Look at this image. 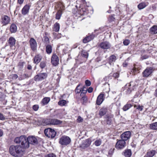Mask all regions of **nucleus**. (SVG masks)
<instances>
[{
	"label": "nucleus",
	"mask_w": 157,
	"mask_h": 157,
	"mask_svg": "<svg viewBox=\"0 0 157 157\" xmlns=\"http://www.w3.org/2000/svg\"><path fill=\"white\" fill-rule=\"evenodd\" d=\"M9 151L14 157H21L24 153L25 150L21 145H12L9 148Z\"/></svg>",
	"instance_id": "f257e3e1"
},
{
	"label": "nucleus",
	"mask_w": 157,
	"mask_h": 157,
	"mask_svg": "<svg viewBox=\"0 0 157 157\" xmlns=\"http://www.w3.org/2000/svg\"><path fill=\"white\" fill-rule=\"evenodd\" d=\"M14 142L17 144H21V147L24 149L28 148L29 147L28 138L25 135L16 137Z\"/></svg>",
	"instance_id": "f03ea898"
},
{
	"label": "nucleus",
	"mask_w": 157,
	"mask_h": 157,
	"mask_svg": "<svg viewBox=\"0 0 157 157\" xmlns=\"http://www.w3.org/2000/svg\"><path fill=\"white\" fill-rule=\"evenodd\" d=\"M44 133L45 136L49 138H53L56 135L55 131L50 128L45 129L44 130Z\"/></svg>",
	"instance_id": "7ed1b4c3"
},
{
	"label": "nucleus",
	"mask_w": 157,
	"mask_h": 157,
	"mask_svg": "<svg viewBox=\"0 0 157 157\" xmlns=\"http://www.w3.org/2000/svg\"><path fill=\"white\" fill-rule=\"evenodd\" d=\"M125 146V142L121 139L117 141L115 145V147L118 149H121L124 148Z\"/></svg>",
	"instance_id": "20e7f679"
},
{
	"label": "nucleus",
	"mask_w": 157,
	"mask_h": 157,
	"mask_svg": "<svg viewBox=\"0 0 157 157\" xmlns=\"http://www.w3.org/2000/svg\"><path fill=\"white\" fill-rule=\"evenodd\" d=\"M47 76V75L46 73H41L36 75L34 77V79L36 81H39L44 79Z\"/></svg>",
	"instance_id": "39448f33"
},
{
	"label": "nucleus",
	"mask_w": 157,
	"mask_h": 157,
	"mask_svg": "<svg viewBox=\"0 0 157 157\" xmlns=\"http://www.w3.org/2000/svg\"><path fill=\"white\" fill-rule=\"evenodd\" d=\"M30 47L33 51L36 50L37 44L36 40L33 38H31L29 41Z\"/></svg>",
	"instance_id": "423d86ee"
},
{
	"label": "nucleus",
	"mask_w": 157,
	"mask_h": 157,
	"mask_svg": "<svg viewBox=\"0 0 157 157\" xmlns=\"http://www.w3.org/2000/svg\"><path fill=\"white\" fill-rule=\"evenodd\" d=\"M153 70L152 67H147L145 69L142 73L143 76L144 77H148L153 72Z\"/></svg>",
	"instance_id": "0eeeda50"
},
{
	"label": "nucleus",
	"mask_w": 157,
	"mask_h": 157,
	"mask_svg": "<svg viewBox=\"0 0 157 157\" xmlns=\"http://www.w3.org/2000/svg\"><path fill=\"white\" fill-rule=\"evenodd\" d=\"M10 21V18L7 15H3L1 17V22L3 25H6L9 24Z\"/></svg>",
	"instance_id": "6e6552de"
},
{
	"label": "nucleus",
	"mask_w": 157,
	"mask_h": 157,
	"mask_svg": "<svg viewBox=\"0 0 157 157\" xmlns=\"http://www.w3.org/2000/svg\"><path fill=\"white\" fill-rule=\"evenodd\" d=\"M131 133L130 131L125 132L121 135V137L122 140L125 141L128 140L130 137Z\"/></svg>",
	"instance_id": "1a4fd4ad"
},
{
	"label": "nucleus",
	"mask_w": 157,
	"mask_h": 157,
	"mask_svg": "<svg viewBox=\"0 0 157 157\" xmlns=\"http://www.w3.org/2000/svg\"><path fill=\"white\" fill-rule=\"evenodd\" d=\"M59 143L62 145H67L69 144V137L65 136H62L59 140Z\"/></svg>",
	"instance_id": "9d476101"
},
{
	"label": "nucleus",
	"mask_w": 157,
	"mask_h": 157,
	"mask_svg": "<svg viewBox=\"0 0 157 157\" xmlns=\"http://www.w3.org/2000/svg\"><path fill=\"white\" fill-rule=\"evenodd\" d=\"M51 62L53 65H57L59 62V59L57 56L55 54H53L51 59Z\"/></svg>",
	"instance_id": "9b49d317"
},
{
	"label": "nucleus",
	"mask_w": 157,
	"mask_h": 157,
	"mask_svg": "<svg viewBox=\"0 0 157 157\" xmlns=\"http://www.w3.org/2000/svg\"><path fill=\"white\" fill-rule=\"evenodd\" d=\"M29 144L35 145L37 144L38 141L36 138L33 136H29L28 137Z\"/></svg>",
	"instance_id": "f8f14e48"
},
{
	"label": "nucleus",
	"mask_w": 157,
	"mask_h": 157,
	"mask_svg": "<svg viewBox=\"0 0 157 157\" xmlns=\"http://www.w3.org/2000/svg\"><path fill=\"white\" fill-rule=\"evenodd\" d=\"M100 46L102 49H107L110 47L111 44L109 42L105 41L101 43L100 44Z\"/></svg>",
	"instance_id": "ddd939ff"
},
{
	"label": "nucleus",
	"mask_w": 157,
	"mask_h": 157,
	"mask_svg": "<svg viewBox=\"0 0 157 157\" xmlns=\"http://www.w3.org/2000/svg\"><path fill=\"white\" fill-rule=\"evenodd\" d=\"M30 6L28 5L25 6L21 10V13L24 15L28 14L29 12Z\"/></svg>",
	"instance_id": "4468645a"
},
{
	"label": "nucleus",
	"mask_w": 157,
	"mask_h": 157,
	"mask_svg": "<svg viewBox=\"0 0 157 157\" xmlns=\"http://www.w3.org/2000/svg\"><path fill=\"white\" fill-rule=\"evenodd\" d=\"M104 94L101 93L98 97L97 98L96 104L98 105L101 104L104 100Z\"/></svg>",
	"instance_id": "2eb2a0df"
},
{
	"label": "nucleus",
	"mask_w": 157,
	"mask_h": 157,
	"mask_svg": "<svg viewBox=\"0 0 157 157\" xmlns=\"http://www.w3.org/2000/svg\"><path fill=\"white\" fill-rule=\"evenodd\" d=\"M132 82H130V83L127 84L126 85V87H128L126 90L127 94H130L135 88V86H133V85L132 86Z\"/></svg>",
	"instance_id": "dca6fc26"
},
{
	"label": "nucleus",
	"mask_w": 157,
	"mask_h": 157,
	"mask_svg": "<svg viewBox=\"0 0 157 157\" xmlns=\"http://www.w3.org/2000/svg\"><path fill=\"white\" fill-rule=\"evenodd\" d=\"M61 6L60 7V10H58L57 12L56 13V18L57 19H59L61 16L62 13V10H64V6L63 5H61Z\"/></svg>",
	"instance_id": "f3484780"
},
{
	"label": "nucleus",
	"mask_w": 157,
	"mask_h": 157,
	"mask_svg": "<svg viewBox=\"0 0 157 157\" xmlns=\"http://www.w3.org/2000/svg\"><path fill=\"white\" fill-rule=\"evenodd\" d=\"M16 40L13 37H10L8 40V44L10 48L14 46Z\"/></svg>",
	"instance_id": "a211bd4d"
},
{
	"label": "nucleus",
	"mask_w": 157,
	"mask_h": 157,
	"mask_svg": "<svg viewBox=\"0 0 157 157\" xmlns=\"http://www.w3.org/2000/svg\"><path fill=\"white\" fill-rule=\"evenodd\" d=\"M116 57L115 55H112L109 58L108 63L110 65H113V63L116 61Z\"/></svg>",
	"instance_id": "6ab92c4d"
},
{
	"label": "nucleus",
	"mask_w": 157,
	"mask_h": 157,
	"mask_svg": "<svg viewBox=\"0 0 157 157\" xmlns=\"http://www.w3.org/2000/svg\"><path fill=\"white\" fill-rule=\"evenodd\" d=\"M42 58V56L40 55H36L33 59V63L36 64H37L40 62Z\"/></svg>",
	"instance_id": "aec40b11"
},
{
	"label": "nucleus",
	"mask_w": 157,
	"mask_h": 157,
	"mask_svg": "<svg viewBox=\"0 0 157 157\" xmlns=\"http://www.w3.org/2000/svg\"><path fill=\"white\" fill-rule=\"evenodd\" d=\"M91 144V140L88 139H87L85 140L82 143V147L83 148L87 147L90 146Z\"/></svg>",
	"instance_id": "412c9836"
},
{
	"label": "nucleus",
	"mask_w": 157,
	"mask_h": 157,
	"mask_svg": "<svg viewBox=\"0 0 157 157\" xmlns=\"http://www.w3.org/2000/svg\"><path fill=\"white\" fill-rule=\"evenodd\" d=\"M94 35H91L85 37L83 40V42L85 43H87L94 39Z\"/></svg>",
	"instance_id": "4be33fe9"
},
{
	"label": "nucleus",
	"mask_w": 157,
	"mask_h": 157,
	"mask_svg": "<svg viewBox=\"0 0 157 157\" xmlns=\"http://www.w3.org/2000/svg\"><path fill=\"white\" fill-rule=\"evenodd\" d=\"M50 100V98L49 97H45L43 99L41 102L42 105H44L47 104Z\"/></svg>",
	"instance_id": "5701e85b"
},
{
	"label": "nucleus",
	"mask_w": 157,
	"mask_h": 157,
	"mask_svg": "<svg viewBox=\"0 0 157 157\" xmlns=\"http://www.w3.org/2000/svg\"><path fill=\"white\" fill-rule=\"evenodd\" d=\"M50 121L51 124L57 125L62 123L61 121L56 119H51Z\"/></svg>",
	"instance_id": "b1692460"
},
{
	"label": "nucleus",
	"mask_w": 157,
	"mask_h": 157,
	"mask_svg": "<svg viewBox=\"0 0 157 157\" xmlns=\"http://www.w3.org/2000/svg\"><path fill=\"white\" fill-rule=\"evenodd\" d=\"M107 111V108L103 107L100 109L99 112V114L101 117L103 116L106 113Z\"/></svg>",
	"instance_id": "393cba45"
},
{
	"label": "nucleus",
	"mask_w": 157,
	"mask_h": 157,
	"mask_svg": "<svg viewBox=\"0 0 157 157\" xmlns=\"http://www.w3.org/2000/svg\"><path fill=\"white\" fill-rule=\"evenodd\" d=\"M17 30V27L14 24H12L10 27V31L11 33H15Z\"/></svg>",
	"instance_id": "a878e982"
},
{
	"label": "nucleus",
	"mask_w": 157,
	"mask_h": 157,
	"mask_svg": "<svg viewBox=\"0 0 157 157\" xmlns=\"http://www.w3.org/2000/svg\"><path fill=\"white\" fill-rule=\"evenodd\" d=\"M60 29V25L59 23H56L54 25L53 27V30L56 32H58Z\"/></svg>",
	"instance_id": "bb28decb"
},
{
	"label": "nucleus",
	"mask_w": 157,
	"mask_h": 157,
	"mask_svg": "<svg viewBox=\"0 0 157 157\" xmlns=\"http://www.w3.org/2000/svg\"><path fill=\"white\" fill-rule=\"evenodd\" d=\"M124 155L126 157H130L132 155V152L130 149L126 150L124 152Z\"/></svg>",
	"instance_id": "cd10ccee"
},
{
	"label": "nucleus",
	"mask_w": 157,
	"mask_h": 157,
	"mask_svg": "<svg viewBox=\"0 0 157 157\" xmlns=\"http://www.w3.org/2000/svg\"><path fill=\"white\" fill-rule=\"evenodd\" d=\"M155 150H151L148 151L147 153L146 157H152L155 154Z\"/></svg>",
	"instance_id": "c85d7f7f"
},
{
	"label": "nucleus",
	"mask_w": 157,
	"mask_h": 157,
	"mask_svg": "<svg viewBox=\"0 0 157 157\" xmlns=\"http://www.w3.org/2000/svg\"><path fill=\"white\" fill-rule=\"evenodd\" d=\"M150 30L151 33L156 34L157 33V26L154 25L151 27L150 29Z\"/></svg>",
	"instance_id": "c756f323"
},
{
	"label": "nucleus",
	"mask_w": 157,
	"mask_h": 157,
	"mask_svg": "<svg viewBox=\"0 0 157 157\" xmlns=\"http://www.w3.org/2000/svg\"><path fill=\"white\" fill-rule=\"evenodd\" d=\"M46 50L47 53L50 54L52 52V47L51 45H48L46 47Z\"/></svg>",
	"instance_id": "7c9ffc66"
},
{
	"label": "nucleus",
	"mask_w": 157,
	"mask_h": 157,
	"mask_svg": "<svg viewBox=\"0 0 157 157\" xmlns=\"http://www.w3.org/2000/svg\"><path fill=\"white\" fill-rule=\"evenodd\" d=\"M150 128L151 129L157 130V122L150 124Z\"/></svg>",
	"instance_id": "2f4dec72"
},
{
	"label": "nucleus",
	"mask_w": 157,
	"mask_h": 157,
	"mask_svg": "<svg viewBox=\"0 0 157 157\" xmlns=\"http://www.w3.org/2000/svg\"><path fill=\"white\" fill-rule=\"evenodd\" d=\"M146 5L145 2H141L140 3L138 6V7L139 10H141L144 9L146 7Z\"/></svg>",
	"instance_id": "473e14b6"
},
{
	"label": "nucleus",
	"mask_w": 157,
	"mask_h": 157,
	"mask_svg": "<svg viewBox=\"0 0 157 157\" xmlns=\"http://www.w3.org/2000/svg\"><path fill=\"white\" fill-rule=\"evenodd\" d=\"M102 143L101 140L100 139H98L96 140L94 143V144L96 146H100Z\"/></svg>",
	"instance_id": "72a5a7b5"
},
{
	"label": "nucleus",
	"mask_w": 157,
	"mask_h": 157,
	"mask_svg": "<svg viewBox=\"0 0 157 157\" xmlns=\"http://www.w3.org/2000/svg\"><path fill=\"white\" fill-rule=\"evenodd\" d=\"M132 106V105L130 104H127L125 105L123 108L124 111H126L129 109Z\"/></svg>",
	"instance_id": "f704fd0d"
},
{
	"label": "nucleus",
	"mask_w": 157,
	"mask_h": 157,
	"mask_svg": "<svg viewBox=\"0 0 157 157\" xmlns=\"http://www.w3.org/2000/svg\"><path fill=\"white\" fill-rule=\"evenodd\" d=\"M82 88L80 87V85H78L76 87L75 90V92L76 93H80L82 90Z\"/></svg>",
	"instance_id": "c9c22d12"
},
{
	"label": "nucleus",
	"mask_w": 157,
	"mask_h": 157,
	"mask_svg": "<svg viewBox=\"0 0 157 157\" xmlns=\"http://www.w3.org/2000/svg\"><path fill=\"white\" fill-rule=\"evenodd\" d=\"M66 104V101L64 100H62L59 101L58 102V104L61 106H63Z\"/></svg>",
	"instance_id": "e433bc0d"
},
{
	"label": "nucleus",
	"mask_w": 157,
	"mask_h": 157,
	"mask_svg": "<svg viewBox=\"0 0 157 157\" xmlns=\"http://www.w3.org/2000/svg\"><path fill=\"white\" fill-rule=\"evenodd\" d=\"M46 65V62L45 61H42L40 64V67L41 69L44 68Z\"/></svg>",
	"instance_id": "4c0bfd02"
},
{
	"label": "nucleus",
	"mask_w": 157,
	"mask_h": 157,
	"mask_svg": "<svg viewBox=\"0 0 157 157\" xmlns=\"http://www.w3.org/2000/svg\"><path fill=\"white\" fill-rule=\"evenodd\" d=\"M82 56L83 57L87 58L88 56V54L87 52L82 51Z\"/></svg>",
	"instance_id": "58836bf2"
},
{
	"label": "nucleus",
	"mask_w": 157,
	"mask_h": 157,
	"mask_svg": "<svg viewBox=\"0 0 157 157\" xmlns=\"http://www.w3.org/2000/svg\"><path fill=\"white\" fill-rule=\"evenodd\" d=\"M51 120V119H46L44 121V122L46 125H51V124L50 123Z\"/></svg>",
	"instance_id": "ea45409f"
},
{
	"label": "nucleus",
	"mask_w": 157,
	"mask_h": 157,
	"mask_svg": "<svg viewBox=\"0 0 157 157\" xmlns=\"http://www.w3.org/2000/svg\"><path fill=\"white\" fill-rule=\"evenodd\" d=\"M63 52L65 54H68L69 52L68 48L67 47H66L63 50Z\"/></svg>",
	"instance_id": "a19ab883"
},
{
	"label": "nucleus",
	"mask_w": 157,
	"mask_h": 157,
	"mask_svg": "<svg viewBox=\"0 0 157 157\" xmlns=\"http://www.w3.org/2000/svg\"><path fill=\"white\" fill-rule=\"evenodd\" d=\"M39 108V106L37 105H35L33 106V109L35 111H37Z\"/></svg>",
	"instance_id": "79ce46f5"
},
{
	"label": "nucleus",
	"mask_w": 157,
	"mask_h": 157,
	"mask_svg": "<svg viewBox=\"0 0 157 157\" xmlns=\"http://www.w3.org/2000/svg\"><path fill=\"white\" fill-rule=\"evenodd\" d=\"M130 43V41L128 39L124 40L123 41V44L124 45H128Z\"/></svg>",
	"instance_id": "37998d69"
},
{
	"label": "nucleus",
	"mask_w": 157,
	"mask_h": 157,
	"mask_svg": "<svg viewBox=\"0 0 157 157\" xmlns=\"http://www.w3.org/2000/svg\"><path fill=\"white\" fill-rule=\"evenodd\" d=\"M44 157H56V155L53 153H51L46 155Z\"/></svg>",
	"instance_id": "c03bdc74"
},
{
	"label": "nucleus",
	"mask_w": 157,
	"mask_h": 157,
	"mask_svg": "<svg viewBox=\"0 0 157 157\" xmlns=\"http://www.w3.org/2000/svg\"><path fill=\"white\" fill-rule=\"evenodd\" d=\"M85 83L87 86H89L91 85V82L88 80H86L85 81Z\"/></svg>",
	"instance_id": "a18cd8bd"
},
{
	"label": "nucleus",
	"mask_w": 157,
	"mask_h": 157,
	"mask_svg": "<svg viewBox=\"0 0 157 157\" xmlns=\"http://www.w3.org/2000/svg\"><path fill=\"white\" fill-rule=\"evenodd\" d=\"M114 15H111L109 17V20L110 21H114L115 19V17H114Z\"/></svg>",
	"instance_id": "49530a36"
},
{
	"label": "nucleus",
	"mask_w": 157,
	"mask_h": 157,
	"mask_svg": "<svg viewBox=\"0 0 157 157\" xmlns=\"http://www.w3.org/2000/svg\"><path fill=\"white\" fill-rule=\"evenodd\" d=\"M119 74L118 72L114 73L113 74V76L115 78H117L119 77Z\"/></svg>",
	"instance_id": "de8ad7c7"
},
{
	"label": "nucleus",
	"mask_w": 157,
	"mask_h": 157,
	"mask_svg": "<svg viewBox=\"0 0 157 157\" xmlns=\"http://www.w3.org/2000/svg\"><path fill=\"white\" fill-rule=\"evenodd\" d=\"M55 38L59 39L61 37L60 34H57L56 33H53Z\"/></svg>",
	"instance_id": "09e8293b"
},
{
	"label": "nucleus",
	"mask_w": 157,
	"mask_h": 157,
	"mask_svg": "<svg viewBox=\"0 0 157 157\" xmlns=\"http://www.w3.org/2000/svg\"><path fill=\"white\" fill-rule=\"evenodd\" d=\"M83 119L80 116H78V118L77 119V121L78 122L80 123V122H82L83 121Z\"/></svg>",
	"instance_id": "8fccbe9b"
},
{
	"label": "nucleus",
	"mask_w": 157,
	"mask_h": 157,
	"mask_svg": "<svg viewBox=\"0 0 157 157\" xmlns=\"http://www.w3.org/2000/svg\"><path fill=\"white\" fill-rule=\"evenodd\" d=\"M86 87H83L82 88V92L81 93V94H82V93H83L84 94L86 93Z\"/></svg>",
	"instance_id": "3c124183"
},
{
	"label": "nucleus",
	"mask_w": 157,
	"mask_h": 157,
	"mask_svg": "<svg viewBox=\"0 0 157 157\" xmlns=\"http://www.w3.org/2000/svg\"><path fill=\"white\" fill-rule=\"evenodd\" d=\"M5 118L3 115L0 113V120H4Z\"/></svg>",
	"instance_id": "603ef678"
},
{
	"label": "nucleus",
	"mask_w": 157,
	"mask_h": 157,
	"mask_svg": "<svg viewBox=\"0 0 157 157\" xmlns=\"http://www.w3.org/2000/svg\"><path fill=\"white\" fill-rule=\"evenodd\" d=\"M44 40L45 42L46 43H48L49 41V40L48 37L46 36H44Z\"/></svg>",
	"instance_id": "864d4df0"
},
{
	"label": "nucleus",
	"mask_w": 157,
	"mask_h": 157,
	"mask_svg": "<svg viewBox=\"0 0 157 157\" xmlns=\"http://www.w3.org/2000/svg\"><path fill=\"white\" fill-rule=\"evenodd\" d=\"M143 106L139 105L136 108V109H138L139 110L141 111L143 110Z\"/></svg>",
	"instance_id": "5fc2aeb1"
},
{
	"label": "nucleus",
	"mask_w": 157,
	"mask_h": 157,
	"mask_svg": "<svg viewBox=\"0 0 157 157\" xmlns=\"http://www.w3.org/2000/svg\"><path fill=\"white\" fill-rule=\"evenodd\" d=\"M93 90V89L92 87H90L88 88V89H87V91L89 93H90L92 92Z\"/></svg>",
	"instance_id": "6e6d98bb"
},
{
	"label": "nucleus",
	"mask_w": 157,
	"mask_h": 157,
	"mask_svg": "<svg viewBox=\"0 0 157 157\" xmlns=\"http://www.w3.org/2000/svg\"><path fill=\"white\" fill-rule=\"evenodd\" d=\"M24 64V62H20L19 63L18 65L21 68L23 67Z\"/></svg>",
	"instance_id": "4d7b16f0"
},
{
	"label": "nucleus",
	"mask_w": 157,
	"mask_h": 157,
	"mask_svg": "<svg viewBox=\"0 0 157 157\" xmlns=\"http://www.w3.org/2000/svg\"><path fill=\"white\" fill-rule=\"evenodd\" d=\"M82 100H83V101L86 102L87 100V98L86 96H84L82 98Z\"/></svg>",
	"instance_id": "13d9d810"
},
{
	"label": "nucleus",
	"mask_w": 157,
	"mask_h": 157,
	"mask_svg": "<svg viewBox=\"0 0 157 157\" xmlns=\"http://www.w3.org/2000/svg\"><path fill=\"white\" fill-rule=\"evenodd\" d=\"M18 76L16 74H14L13 75L12 78L13 79H16L18 78Z\"/></svg>",
	"instance_id": "bf43d9fd"
},
{
	"label": "nucleus",
	"mask_w": 157,
	"mask_h": 157,
	"mask_svg": "<svg viewBox=\"0 0 157 157\" xmlns=\"http://www.w3.org/2000/svg\"><path fill=\"white\" fill-rule=\"evenodd\" d=\"M24 1V0H17V3L21 5L23 3Z\"/></svg>",
	"instance_id": "052dcab7"
},
{
	"label": "nucleus",
	"mask_w": 157,
	"mask_h": 157,
	"mask_svg": "<svg viewBox=\"0 0 157 157\" xmlns=\"http://www.w3.org/2000/svg\"><path fill=\"white\" fill-rule=\"evenodd\" d=\"M107 124H110L111 123V119L109 118H108L107 119Z\"/></svg>",
	"instance_id": "680f3d73"
},
{
	"label": "nucleus",
	"mask_w": 157,
	"mask_h": 157,
	"mask_svg": "<svg viewBox=\"0 0 157 157\" xmlns=\"http://www.w3.org/2000/svg\"><path fill=\"white\" fill-rule=\"evenodd\" d=\"M29 77L28 75L24 74L23 76V79H25V78H28Z\"/></svg>",
	"instance_id": "e2e57ef3"
},
{
	"label": "nucleus",
	"mask_w": 157,
	"mask_h": 157,
	"mask_svg": "<svg viewBox=\"0 0 157 157\" xmlns=\"http://www.w3.org/2000/svg\"><path fill=\"white\" fill-rule=\"evenodd\" d=\"M20 6H17L16 8V9H15V12L16 11H19L20 9Z\"/></svg>",
	"instance_id": "0e129e2a"
},
{
	"label": "nucleus",
	"mask_w": 157,
	"mask_h": 157,
	"mask_svg": "<svg viewBox=\"0 0 157 157\" xmlns=\"http://www.w3.org/2000/svg\"><path fill=\"white\" fill-rule=\"evenodd\" d=\"M136 71V68H133L131 72L132 73H135Z\"/></svg>",
	"instance_id": "69168bd1"
},
{
	"label": "nucleus",
	"mask_w": 157,
	"mask_h": 157,
	"mask_svg": "<svg viewBox=\"0 0 157 157\" xmlns=\"http://www.w3.org/2000/svg\"><path fill=\"white\" fill-rule=\"evenodd\" d=\"M128 65V63L126 62H125L123 64V66L124 67H126Z\"/></svg>",
	"instance_id": "338daca9"
},
{
	"label": "nucleus",
	"mask_w": 157,
	"mask_h": 157,
	"mask_svg": "<svg viewBox=\"0 0 157 157\" xmlns=\"http://www.w3.org/2000/svg\"><path fill=\"white\" fill-rule=\"evenodd\" d=\"M32 68V67L30 65H29L28 66L27 68L28 69L31 70V69Z\"/></svg>",
	"instance_id": "774afa93"
}]
</instances>
